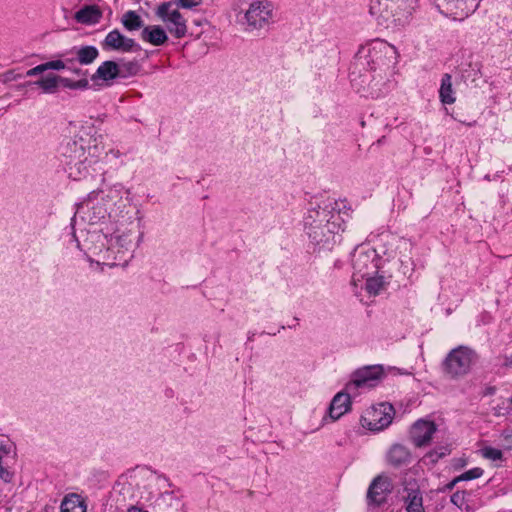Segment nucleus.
Instances as JSON below:
<instances>
[{
	"label": "nucleus",
	"mask_w": 512,
	"mask_h": 512,
	"mask_svg": "<svg viewBox=\"0 0 512 512\" xmlns=\"http://www.w3.org/2000/svg\"><path fill=\"white\" fill-rule=\"evenodd\" d=\"M60 153L67 159L69 177L74 180L103 174L106 166L118 167L124 163L121 151L107 144L102 135H74L61 144Z\"/></svg>",
	"instance_id": "nucleus-1"
},
{
	"label": "nucleus",
	"mask_w": 512,
	"mask_h": 512,
	"mask_svg": "<svg viewBox=\"0 0 512 512\" xmlns=\"http://www.w3.org/2000/svg\"><path fill=\"white\" fill-rule=\"evenodd\" d=\"M350 209L344 201L314 198L303 217L304 232L310 243L319 250H331L341 242Z\"/></svg>",
	"instance_id": "nucleus-2"
},
{
	"label": "nucleus",
	"mask_w": 512,
	"mask_h": 512,
	"mask_svg": "<svg viewBox=\"0 0 512 512\" xmlns=\"http://www.w3.org/2000/svg\"><path fill=\"white\" fill-rule=\"evenodd\" d=\"M169 486L168 479L146 467H135L122 474L116 489L124 500L143 502L156 512H172L182 506L181 500L171 491L160 492L161 487Z\"/></svg>",
	"instance_id": "nucleus-3"
},
{
	"label": "nucleus",
	"mask_w": 512,
	"mask_h": 512,
	"mask_svg": "<svg viewBox=\"0 0 512 512\" xmlns=\"http://www.w3.org/2000/svg\"><path fill=\"white\" fill-rule=\"evenodd\" d=\"M382 260L376 248L370 243L358 245L351 254L352 280L354 293L358 294V286L362 287L365 277L379 273Z\"/></svg>",
	"instance_id": "nucleus-4"
},
{
	"label": "nucleus",
	"mask_w": 512,
	"mask_h": 512,
	"mask_svg": "<svg viewBox=\"0 0 512 512\" xmlns=\"http://www.w3.org/2000/svg\"><path fill=\"white\" fill-rule=\"evenodd\" d=\"M133 233L129 230L117 229L107 236L102 263L108 266H126L133 257Z\"/></svg>",
	"instance_id": "nucleus-5"
},
{
	"label": "nucleus",
	"mask_w": 512,
	"mask_h": 512,
	"mask_svg": "<svg viewBox=\"0 0 512 512\" xmlns=\"http://www.w3.org/2000/svg\"><path fill=\"white\" fill-rule=\"evenodd\" d=\"M71 242L83 252L89 262H93V257H98L97 263H100L107 241V235L99 230H88L85 226H71Z\"/></svg>",
	"instance_id": "nucleus-6"
},
{
	"label": "nucleus",
	"mask_w": 512,
	"mask_h": 512,
	"mask_svg": "<svg viewBox=\"0 0 512 512\" xmlns=\"http://www.w3.org/2000/svg\"><path fill=\"white\" fill-rule=\"evenodd\" d=\"M274 5L270 0H250L248 7L243 10L240 23L245 31L262 30L273 23Z\"/></svg>",
	"instance_id": "nucleus-7"
},
{
	"label": "nucleus",
	"mask_w": 512,
	"mask_h": 512,
	"mask_svg": "<svg viewBox=\"0 0 512 512\" xmlns=\"http://www.w3.org/2000/svg\"><path fill=\"white\" fill-rule=\"evenodd\" d=\"M394 52V47L386 41L374 40L358 50L356 60L360 66L376 71L388 66V56Z\"/></svg>",
	"instance_id": "nucleus-8"
},
{
	"label": "nucleus",
	"mask_w": 512,
	"mask_h": 512,
	"mask_svg": "<svg viewBox=\"0 0 512 512\" xmlns=\"http://www.w3.org/2000/svg\"><path fill=\"white\" fill-rule=\"evenodd\" d=\"M108 209L103 204L100 194L93 192L86 200L77 205L71 226L95 225L109 215Z\"/></svg>",
	"instance_id": "nucleus-9"
},
{
	"label": "nucleus",
	"mask_w": 512,
	"mask_h": 512,
	"mask_svg": "<svg viewBox=\"0 0 512 512\" xmlns=\"http://www.w3.org/2000/svg\"><path fill=\"white\" fill-rule=\"evenodd\" d=\"M395 410L390 403H379L367 408L360 419L363 428L380 432L386 429L393 420Z\"/></svg>",
	"instance_id": "nucleus-10"
},
{
	"label": "nucleus",
	"mask_w": 512,
	"mask_h": 512,
	"mask_svg": "<svg viewBox=\"0 0 512 512\" xmlns=\"http://www.w3.org/2000/svg\"><path fill=\"white\" fill-rule=\"evenodd\" d=\"M155 15L164 23L168 32L175 38H184L187 34V20L180 13L175 3L164 2L160 4Z\"/></svg>",
	"instance_id": "nucleus-11"
},
{
	"label": "nucleus",
	"mask_w": 512,
	"mask_h": 512,
	"mask_svg": "<svg viewBox=\"0 0 512 512\" xmlns=\"http://www.w3.org/2000/svg\"><path fill=\"white\" fill-rule=\"evenodd\" d=\"M98 193L105 207L109 208L108 212L110 217L122 215L131 202L130 191L120 183L114 184Z\"/></svg>",
	"instance_id": "nucleus-12"
},
{
	"label": "nucleus",
	"mask_w": 512,
	"mask_h": 512,
	"mask_svg": "<svg viewBox=\"0 0 512 512\" xmlns=\"http://www.w3.org/2000/svg\"><path fill=\"white\" fill-rule=\"evenodd\" d=\"M474 352L465 346L453 349L444 361V368L451 376H460L469 372L474 361Z\"/></svg>",
	"instance_id": "nucleus-13"
},
{
	"label": "nucleus",
	"mask_w": 512,
	"mask_h": 512,
	"mask_svg": "<svg viewBox=\"0 0 512 512\" xmlns=\"http://www.w3.org/2000/svg\"><path fill=\"white\" fill-rule=\"evenodd\" d=\"M383 375V369L380 365L366 366L356 370L352 379L346 384L345 390L354 392L358 389L369 390L375 387Z\"/></svg>",
	"instance_id": "nucleus-14"
},
{
	"label": "nucleus",
	"mask_w": 512,
	"mask_h": 512,
	"mask_svg": "<svg viewBox=\"0 0 512 512\" xmlns=\"http://www.w3.org/2000/svg\"><path fill=\"white\" fill-rule=\"evenodd\" d=\"M438 10L454 20H464L479 7L481 0H434Z\"/></svg>",
	"instance_id": "nucleus-15"
},
{
	"label": "nucleus",
	"mask_w": 512,
	"mask_h": 512,
	"mask_svg": "<svg viewBox=\"0 0 512 512\" xmlns=\"http://www.w3.org/2000/svg\"><path fill=\"white\" fill-rule=\"evenodd\" d=\"M369 14L377 21L378 25L389 28L392 24L400 25L399 13L388 0H369Z\"/></svg>",
	"instance_id": "nucleus-16"
},
{
	"label": "nucleus",
	"mask_w": 512,
	"mask_h": 512,
	"mask_svg": "<svg viewBox=\"0 0 512 512\" xmlns=\"http://www.w3.org/2000/svg\"><path fill=\"white\" fill-rule=\"evenodd\" d=\"M102 48L106 51H118L122 53L136 52L140 46L132 38L123 35L119 30L110 31L102 42Z\"/></svg>",
	"instance_id": "nucleus-17"
},
{
	"label": "nucleus",
	"mask_w": 512,
	"mask_h": 512,
	"mask_svg": "<svg viewBox=\"0 0 512 512\" xmlns=\"http://www.w3.org/2000/svg\"><path fill=\"white\" fill-rule=\"evenodd\" d=\"M435 432L436 425L434 422L420 419L411 427L410 437L416 447H422L431 441Z\"/></svg>",
	"instance_id": "nucleus-18"
},
{
	"label": "nucleus",
	"mask_w": 512,
	"mask_h": 512,
	"mask_svg": "<svg viewBox=\"0 0 512 512\" xmlns=\"http://www.w3.org/2000/svg\"><path fill=\"white\" fill-rule=\"evenodd\" d=\"M392 488L391 481L387 476H377L369 486L367 499L370 503L380 505L383 503Z\"/></svg>",
	"instance_id": "nucleus-19"
},
{
	"label": "nucleus",
	"mask_w": 512,
	"mask_h": 512,
	"mask_svg": "<svg viewBox=\"0 0 512 512\" xmlns=\"http://www.w3.org/2000/svg\"><path fill=\"white\" fill-rule=\"evenodd\" d=\"M401 497L405 512H425L423 494L417 484L405 486Z\"/></svg>",
	"instance_id": "nucleus-20"
},
{
	"label": "nucleus",
	"mask_w": 512,
	"mask_h": 512,
	"mask_svg": "<svg viewBox=\"0 0 512 512\" xmlns=\"http://www.w3.org/2000/svg\"><path fill=\"white\" fill-rule=\"evenodd\" d=\"M71 65H89L98 57L99 52L94 46H74L67 50Z\"/></svg>",
	"instance_id": "nucleus-21"
},
{
	"label": "nucleus",
	"mask_w": 512,
	"mask_h": 512,
	"mask_svg": "<svg viewBox=\"0 0 512 512\" xmlns=\"http://www.w3.org/2000/svg\"><path fill=\"white\" fill-rule=\"evenodd\" d=\"M387 284L388 278L384 275V271L380 269L379 273L369 275L368 277H365V279H363L362 287L358 286V294L355 295L360 296V291H362L363 289L370 296L379 295L386 289Z\"/></svg>",
	"instance_id": "nucleus-22"
},
{
	"label": "nucleus",
	"mask_w": 512,
	"mask_h": 512,
	"mask_svg": "<svg viewBox=\"0 0 512 512\" xmlns=\"http://www.w3.org/2000/svg\"><path fill=\"white\" fill-rule=\"evenodd\" d=\"M387 461L394 467L407 466L412 462V454L406 446L394 444L387 452Z\"/></svg>",
	"instance_id": "nucleus-23"
},
{
	"label": "nucleus",
	"mask_w": 512,
	"mask_h": 512,
	"mask_svg": "<svg viewBox=\"0 0 512 512\" xmlns=\"http://www.w3.org/2000/svg\"><path fill=\"white\" fill-rule=\"evenodd\" d=\"M354 392H339L331 401L329 407V415L332 419L337 420L344 415L350 408V398Z\"/></svg>",
	"instance_id": "nucleus-24"
},
{
	"label": "nucleus",
	"mask_w": 512,
	"mask_h": 512,
	"mask_svg": "<svg viewBox=\"0 0 512 512\" xmlns=\"http://www.w3.org/2000/svg\"><path fill=\"white\" fill-rule=\"evenodd\" d=\"M46 70H68L78 76H86V71L78 66L71 65V60L68 57L67 50L59 55V59L45 62Z\"/></svg>",
	"instance_id": "nucleus-25"
},
{
	"label": "nucleus",
	"mask_w": 512,
	"mask_h": 512,
	"mask_svg": "<svg viewBox=\"0 0 512 512\" xmlns=\"http://www.w3.org/2000/svg\"><path fill=\"white\" fill-rule=\"evenodd\" d=\"M438 95L443 105H452L456 102V90L453 87L452 76L449 73L442 75Z\"/></svg>",
	"instance_id": "nucleus-26"
},
{
	"label": "nucleus",
	"mask_w": 512,
	"mask_h": 512,
	"mask_svg": "<svg viewBox=\"0 0 512 512\" xmlns=\"http://www.w3.org/2000/svg\"><path fill=\"white\" fill-rule=\"evenodd\" d=\"M143 41L154 46H161L168 40L165 29L160 25H149L143 28L141 32Z\"/></svg>",
	"instance_id": "nucleus-27"
},
{
	"label": "nucleus",
	"mask_w": 512,
	"mask_h": 512,
	"mask_svg": "<svg viewBox=\"0 0 512 512\" xmlns=\"http://www.w3.org/2000/svg\"><path fill=\"white\" fill-rule=\"evenodd\" d=\"M399 13L398 21L400 25L409 22L413 12L418 6V0H388Z\"/></svg>",
	"instance_id": "nucleus-28"
},
{
	"label": "nucleus",
	"mask_w": 512,
	"mask_h": 512,
	"mask_svg": "<svg viewBox=\"0 0 512 512\" xmlns=\"http://www.w3.org/2000/svg\"><path fill=\"white\" fill-rule=\"evenodd\" d=\"M119 74V66L116 62L105 61L97 68L91 79L93 81L102 80L105 82H110L116 79Z\"/></svg>",
	"instance_id": "nucleus-29"
},
{
	"label": "nucleus",
	"mask_w": 512,
	"mask_h": 512,
	"mask_svg": "<svg viewBox=\"0 0 512 512\" xmlns=\"http://www.w3.org/2000/svg\"><path fill=\"white\" fill-rule=\"evenodd\" d=\"M87 504L85 499L76 493H69L64 496L61 505L60 512H86Z\"/></svg>",
	"instance_id": "nucleus-30"
},
{
	"label": "nucleus",
	"mask_w": 512,
	"mask_h": 512,
	"mask_svg": "<svg viewBox=\"0 0 512 512\" xmlns=\"http://www.w3.org/2000/svg\"><path fill=\"white\" fill-rule=\"evenodd\" d=\"M33 84L39 87L45 94H53L57 91L60 85V76L49 74L35 82H29L27 85Z\"/></svg>",
	"instance_id": "nucleus-31"
},
{
	"label": "nucleus",
	"mask_w": 512,
	"mask_h": 512,
	"mask_svg": "<svg viewBox=\"0 0 512 512\" xmlns=\"http://www.w3.org/2000/svg\"><path fill=\"white\" fill-rule=\"evenodd\" d=\"M100 16L101 14L97 8L93 6H85L76 12L75 19L79 23L94 24L98 22Z\"/></svg>",
	"instance_id": "nucleus-32"
},
{
	"label": "nucleus",
	"mask_w": 512,
	"mask_h": 512,
	"mask_svg": "<svg viewBox=\"0 0 512 512\" xmlns=\"http://www.w3.org/2000/svg\"><path fill=\"white\" fill-rule=\"evenodd\" d=\"M479 454L486 460L493 462L496 466H501L505 461L504 453L501 449L490 445H483L479 449Z\"/></svg>",
	"instance_id": "nucleus-33"
},
{
	"label": "nucleus",
	"mask_w": 512,
	"mask_h": 512,
	"mask_svg": "<svg viewBox=\"0 0 512 512\" xmlns=\"http://www.w3.org/2000/svg\"><path fill=\"white\" fill-rule=\"evenodd\" d=\"M470 493L466 491H456L451 495V502L457 506L461 511L474 512V507L470 503Z\"/></svg>",
	"instance_id": "nucleus-34"
},
{
	"label": "nucleus",
	"mask_w": 512,
	"mask_h": 512,
	"mask_svg": "<svg viewBox=\"0 0 512 512\" xmlns=\"http://www.w3.org/2000/svg\"><path fill=\"white\" fill-rule=\"evenodd\" d=\"M483 472H484L483 469L480 467H474L472 469H469V470L465 471L464 473H462L461 475L455 477L452 481H450L446 485V489L452 490L454 488V486L460 481H470V480L480 478L483 475Z\"/></svg>",
	"instance_id": "nucleus-35"
},
{
	"label": "nucleus",
	"mask_w": 512,
	"mask_h": 512,
	"mask_svg": "<svg viewBox=\"0 0 512 512\" xmlns=\"http://www.w3.org/2000/svg\"><path fill=\"white\" fill-rule=\"evenodd\" d=\"M122 24L129 31H134L142 27L141 17L132 10L127 11L122 17Z\"/></svg>",
	"instance_id": "nucleus-36"
},
{
	"label": "nucleus",
	"mask_w": 512,
	"mask_h": 512,
	"mask_svg": "<svg viewBox=\"0 0 512 512\" xmlns=\"http://www.w3.org/2000/svg\"><path fill=\"white\" fill-rule=\"evenodd\" d=\"M449 449L445 446L438 447L428 452L422 459L425 464H435L440 458L448 455Z\"/></svg>",
	"instance_id": "nucleus-37"
},
{
	"label": "nucleus",
	"mask_w": 512,
	"mask_h": 512,
	"mask_svg": "<svg viewBox=\"0 0 512 512\" xmlns=\"http://www.w3.org/2000/svg\"><path fill=\"white\" fill-rule=\"evenodd\" d=\"M9 455H13V456L16 455V446L9 438L1 439L0 440V464H3V459Z\"/></svg>",
	"instance_id": "nucleus-38"
},
{
	"label": "nucleus",
	"mask_w": 512,
	"mask_h": 512,
	"mask_svg": "<svg viewBox=\"0 0 512 512\" xmlns=\"http://www.w3.org/2000/svg\"><path fill=\"white\" fill-rule=\"evenodd\" d=\"M88 80L83 78L77 81H73L69 78L60 76V85L69 89H86L88 87Z\"/></svg>",
	"instance_id": "nucleus-39"
},
{
	"label": "nucleus",
	"mask_w": 512,
	"mask_h": 512,
	"mask_svg": "<svg viewBox=\"0 0 512 512\" xmlns=\"http://www.w3.org/2000/svg\"><path fill=\"white\" fill-rule=\"evenodd\" d=\"M503 449L512 451V428H506L499 435Z\"/></svg>",
	"instance_id": "nucleus-40"
},
{
	"label": "nucleus",
	"mask_w": 512,
	"mask_h": 512,
	"mask_svg": "<svg viewBox=\"0 0 512 512\" xmlns=\"http://www.w3.org/2000/svg\"><path fill=\"white\" fill-rule=\"evenodd\" d=\"M493 411L495 416H506L510 414L511 409L506 406L505 401H502L501 404L493 407Z\"/></svg>",
	"instance_id": "nucleus-41"
},
{
	"label": "nucleus",
	"mask_w": 512,
	"mask_h": 512,
	"mask_svg": "<svg viewBox=\"0 0 512 512\" xmlns=\"http://www.w3.org/2000/svg\"><path fill=\"white\" fill-rule=\"evenodd\" d=\"M13 477L14 473L2 464L0 467V479L5 483H10L13 480Z\"/></svg>",
	"instance_id": "nucleus-42"
},
{
	"label": "nucleus",
	"mask_w": 512,
	"mask_h": 512,
	"mask_svg": "<svg viewBox=\"0 0 512 512\" xmlns=\"http://www.w3.org/2000/svg\"><path fill=\"white\" fill-rule=\"evenodd\" d=\"M202 0H176V4L182 8L191 9L200 5Z\"/></svg>",
	"instance_id": "nucleus-43"
},
{
	"label": "nucleus",
	"mask_w": 512,
	"mask_h": 512,
	"mask_svg": "<svg viewBox=\"0 0 512 512\" xmlns=\"http://www.w3.org/2000/svg\"><path fill=\"white\" fill-rule=\"evenodd\" d=\"M46 70V66H45V63H42V64H39L31 69H29L27 72H26V76L28 77H34V76H37L39 74H42L44 73Z\"/></svg>",
	"instance_id": "nucleus-44"
},
{
	"label": "nucleus",
	"mask_w": 512,
	"mask_h": 512,
	"mask_svg": "<svg viewBox=\"0 0 512 512\" xmlns=\"http://www.w3.org/2000/svg\"><path fill=\"white\" fill-rule=\"evenodd\" d=\"M2 77L4 82H10L22 78L23 75L16 73L14 70H9L3 73Z\"/></svg>",
	"instance_id": "nucleus-45"
},
{
	"label": "nucleus",
	"mask_w": 512,
	"mask_h": 512,
	"mask_svg": "<svg viewBox=\"0 0 512 512\" xmlns=\"http://www.w3.org/2000/svg\"><path fill=\"white\" fill-rule=\"evenodd\" d=\"M127 512H148V511L140 506L131 505L130 507H128Z\"/></svg>",
	"instance_id": "nucleus-46"
},
{
	"label": "nucleus",
	"mask_w": 512,
	"mask_h": 512,
	"mask_svg": "<svg viewBox=\"0 0 512 512\" xmlns=\"http://www.w3.org/2000/svg\"><path fill=\"white\" fill-rule=\"evenodd\" d=\"M136 68V64L135 63H129V69L132 70Z\"/></svg>",
	"instance_id": "nucleus-47"
},
{
	"label": "nucleus",
	"mask_w": 512,
	"mask_h": 512,
	"mask_svg": "<svg viewBox=\"0 0 512 512\" xmlns=\"http://www.w3.org/2000/svg\"><path fill=\"white\" fill-rule=\"evenodd\" d=\"M254 336H255L254 333H249L248 340L252 341Z\"/></svg>",
	"instance_id": "nucleus-48"
},
{
	"label": "nucleus",
	"mask_w": 512,
	"mask_h": 512,
	"mask_svg": "<svg viewBox=\"0 0 512 512\" xmlns=\"http://www.w3.org/2000/svg\"><path fill=\"white\" fill-rule=\"evenodd\" d=\"M474 72H475V75H476L477 72H479V68L477 67L476 69H474Z\"/></svg>",
	"instance_id": "nucleus-49"
}]
</instances>
